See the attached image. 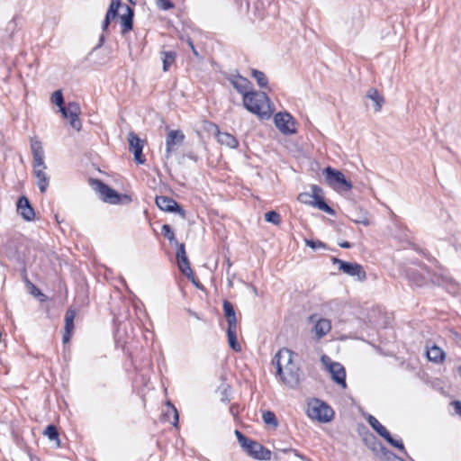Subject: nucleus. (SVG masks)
Returning <instances> with one entry per match:
<instances>
[{
    "label": "nucleus",
    "mask_w": 461,
    "mask_h": 461,
    "mask_svg": "<svg viewBox=\"0 0 461 461\" xmlns=\"http://www.w3.org/2000/svg\"><path fill=\"white\" fill-rule=\"evenodd\" d=\"M186 42H187L188 46L190 47V49H191V50H192L193 54H194V56H196V57H199V53H198V51L196 50V49H195V47H194V42H193V41L191 40V38H189V37H188V38H187V40H186Z\"/></svg>",
    "instance_id": "nucleus-50"
},
{
    "label": "nucleus",
    "mask_w": 461,
    "mask_h": 461,
    "mask_svg": "<svg viewBox=\"0 0 461 461\" xmlns=\"http://www.w3.org/2000/svg\"><path fill=\"white\" fill-rule=\"evenodd\" d=\"M420 254L423 255L428 260H432L434 259L428 252H425L423 250H420L419 249H415Z\"/></svg>",
    "instance_id": "nucleus-56"
},
{
    "label": "nucleus",
    "mask_w": 461,
    "mask_h": 461,
    "mask_svg": "<svg viewBox=\"0 0 461 461\" xmlns=\"http://www.w3.org/2000/svg\"><path fill=\"white\" fill-rule=\"evenodd\" d=\"M262 419L267 425H272L274 428H276L278 426V421L276 417V414L272 411H263Z\"/></svg>",
    "instance_id": "nucleus-39"
},
{
    "label": "nucleus",
    "mask_w": 461,
    "mask_h": 461,
    "mask_svg": "<svg viewBox=\"0 0 461 461\" xmlns=\"http://www.w3.org/2000/svg\"><path fill=\"white\" fill-rule=\"evenodd\" d=\"M31 149L33 158L32 167H41L43 168H47V166L44 162V150L42 148L41 141L37 138L32 139Z\"/></svg>",
    "instance_id": "nucleus-17"
},
{
    "label": "nucleus",
    "mask_w": 461,
    "mask_h": 461,
    "mask_svg": "<svg viewBox=\"0 0 461 461\" xmlns=\"http://www.w3.org/2000/svg\"><path fill=\"white\" fill-rule=\"evenodd\" d=\"M126 13L121 15V33L126 34L133 28L134 10L129 5H125Z\"/></svg>",
    "instance_id": "nucleus-25"
},
{
    "label": "nucleus",
    "mask_w": 461,
    "mask_h": 461,
    "mask_svg": "<svg viewBox=\"0 0 461 461\" xmlns=\"http://www.w3.org/2000/svg\"><path fill=\"white\" fill-rule=\"evenodd\" d=\"M28 246V239L22 234H17L7 240L4 246L5 253L9 259L22 263L26 257L23 248L27 249Z\"/></svg>",
    "instance_id": "nucleus-3"
},
{
    "label": "nucleus",
    "mask_w": 461,
    "mask_h": 461,
    "mask_svg": "<svg viewBox=\"0 0 461 461\" xmlns=\"http://www.w3.org/2000/svg\"><path fill=\"white\" fill-rule=\"evenodd\" d=\"M420 269L407 267L403 270L404 277L412 287H422L428 285L436 275H431L429 268L424 263H418Z\"/></svg>",
    "instance_id": "nucleus-4"
},
{
    "label": "nucleus",
    "mask_w": 461,
    "mask_h": 461,
    "mask_svg": "<svg viewBox=\"0 0 461 461\" xmlns=\"http://www.w3.org/2000/svg\"><path fill=\"white\" fill-rule=\"evenodd\" d=\"M227 337L230 348L235 351H241V346L237 339V326L227 327Z\"/></svg>",
    "instance_id": "nucleus-31"
},
{
    "label": "nucleus",
    "mask_w": 461,
    "mask_h": 461,
    "mask_svg": "<svg viewBox=\"0 0 461 461\" xmlns=\"http://www.w3.org/2000/svg\"><path fill=\"white\" fill-rule=\"evenodd\" d=\"M325 181L336 192H348L352 189V183L348 180L345 175L330 166L323 170Z\"/></svg>",
    "instance_id": "nucleus-6"
},
{
    "label": "nucleus",
    "mask_w": 461,
    "mask_h": 461,
    "mask_svg": "<svg viewBox=\"0 0 461 461\" xmlns=\"http://www.w3.org/2000/svg\"><path fill=\"white\" fill-rule=\"evenodd\" d=\"M294 352L284 348L275 355L272 364L276 366V375L289 387L294 388L299 384V367L293 362Z\"/></svg>",
    "instance_id": "nucleus-1"
},
{
    "label": "nucleus",
    "mask_w": 461,
    "mask_h": 461,
    "mask_svg": "<svg viewBox=\"0 0 461 461\" xmlns=\"http://www.w3.org/2000/svg\"><path fill=\"white\" fill-rule=\"evenodd\" d=\"M331 330V323L330 321L325 318H321L317 320L314 327L313 331L315 334V337L320 339L322 337H324L326 334H328Z\"/></svg>",
    "instance_id": "nucleus-26"
},
{
    "label": "nucleus",
    "mask_w": 461,
    "mask_h": 461,
    "mask_svg": "<svg viewBox=\"0 0 461 461\" xmlns=\"http://www.w3.org/2000/svg\"><path fill=\"white\" fill-rule=\"evenodd\" d=\"M222 308L228 327L237 326V318L233 304L228 300H224Z\"/></svg>",
    "instance_id": "nucleus-28"
},
{
    "label": "nucleus",
    "mask_w": 461,
    "mask_h": 461,
    "mask_svg": "<svg viewBox=\"0 0 461 461\" xmlns=\"http://www.w3.org/2000/svg\"><path fill=\"white\" fill-rule=\"evenodd\" d=\"M265 221L275 225H279L281 223V216L276 211H269L265 213Z\"/></svg>",
    "instance_id": "nucleus-41"
},
{
    "label": "nucleus",
    "mask_w": 461,
    "mask_h": 461,
    "mask_svg": "<svg viewBox=\"0 0 461 461\" xmlns=\"http://www.w3.org/2000/svg\"><path fill=\"white\" fill-rule=\"evenodd\" d=\"M304 242H305L306 246L310 247L313 250H316V249H326L328 248L326 243H324V242H322V241H321L319 240L305 239Z\"/></svg>",
    "instance_id": "nucleus-43"
},
{
    "label": "nucleus",
    "mask_w": 461,
    "mask_h": 461,
    "mask_svg": "<svg viewBox=\"0 0 461 461\" xmlns=\"http://www.w3.org/2000/svg\"><path fill=\"white\" fill-rule=\"evenodd\" d=\"M379 458L382 461H404L402 457L398 456L396 454L388 450L387 448L380 455Z\"/></svg>",
    "instance_id": "nucleus-42"
},
{
    "label": "nucleus",
    "mask_w": 461,
    "mask_h": 461,
    "mask_svg": "<svg viewBox=\"0 0 461 461\" xmlns=\"http://www.w3.org/2000/svg\"><path fill=\"white\" fill-rule=\"evenodd\" d=\"M229 80L237 92L242 95V98H244L245 95L252 91V83L239 74L232 75Z\"/></svg>",
    "instance_id": "nucleus-19"
},
{
    "label": "nucleus",
    "mask_w": 461,
    "mask_h": 461,
    "mask_svg": "<svg viewBox=\"0 0 461 461\" xmlns=\"http://www.w3.org/2000/svg\"><path fill=\"white\" fill-rule=\"evenodd\" d=\"M71 332L72 331H67L65 330L63 336H62V341L63 343H67L68 341H69L70 339V337H71Z\"/></svg>",
    "instance_id": "nucleus-54"
},
{
    "label": "nucleus",
    "mask_w": 461,
    "mask_h": 461,
    "mask_svg": "<svg viewBox=\"0 0 461 461\" xmlns=\"http://www.w3.org/2000/svg\"><path fill=\"white\" fill-rule=\"evenodd\" d=\"M176 264H177V267H178V269L179 271L184 274L185 272H190V270L192 269L191 268V266H190V261L188 259V257L186 255V251H185V246L184 243H178L176 245Z\"/></svg>",
    "instance_id": "nucleus-22"
},
{
    "label": "nucleus",
    "mask_w": 461,
    "mask_h": 461,
    "mask_svg": "<svg viewBox=\"0 0 461 461\" xmlns=\"http://www.w3.org/2000/svg\"><path fill=\"white\" fill-rule=\"evenodd\" d=\"M17 212L26 221H31L35 217L34 209L32 208L29 199L23 195L17 201Z\"/></svg>",
    "instance_id": "nucleus-20"
},
{
    "label": "nucleus",
    "mask_w": 461,
    "mask_h": 461,
    "mask_svg": "<svg viewBox=\"0 0 461 461\" xmlns=\"http://www.w3.org/2000/svg\"><path fill=\"white\" fill-rule=\"evenodd\" d=\"M312 197H313L312 192H311V193L303 192V193L299 194L297 199L300 203L310 205L311 202L312 200Z\"/></svg>",
    "instance_id": "nucleus-44"
},
{
    "label": "nucleus",
    "mask_w": 461,
    "mask_h": 461,
    "mask_svg": "<svg viewBox=\"0 0 461 461\" xmlns=\"http://www.w3.org/2000/svg\"><path fill=\"white\" fill-rule=\"evenodd\" d=\"M328 369L331 374V379L339 385L346 388V370L344 366L339 362H331Z\"/></svg>",
    "instance_id": "nucleus-21"
},
{
    "label": "nucleus",
    "mask_w": 461,
    "mask_h": 461,
    "mask_svg": "<svg viewBox=\"0 0 461 461\" xmlns=\"http://www.w3.org/2000/svg\"><path fill=\"white\" fill-rule=\"evenodd\" d=\"M131 201V196H129L127 194H122V203H130Z\"/></svg>",
    "instance_id": "nucleus-58"
},
{
    "label": "nucleus",
    "mask_w": 461,
    "mask_h": 461,
    "mask_svg": "<svg viewBox=\"0 0 461 461\" xmlns=\"http://www.w3.org/2000/svg\"><path fill=\"white\" fill-rule=\"evenodd\" d=\"M311 191L313 193V197L310 205L318 208L330 215H335V210L326 203L323 197L322 188L317 185H312Z\"/></svg>",
    "instance_id": "nucleus-15"
},
{
    "label": "nucleus",
    "mask_w": 461,
    "mask_h": 461,
    "mask_svg": "<svg viewBox=\"0 0 461 461\" xmlns=\"http://www.w3.org/2000/svg\"><path fill=\"white\" fill-rule=\"evenodd\" d=\"M235 435L237 437L238 442L240 443L242 449L247 452V450L249 448L250 445H252L253 439L246 437L242 432L236 429Z\"/></svg>",
    "instance_id": "nucleus-37"
},
{
    "label": "nucleus",
    "mask_w": 461,
    "mask_h": 461,
    "mask_svg": "<svg viewBox=\"0 0 461 461\" xmlns=\"http://www.w3.org/2000/svg\"><path fill=\"white\" fill-rule=\"evenodd\" d=\"M93 188L98 192L105 203L118 204L122 203V194L99 179H90Z\"/></svg>",
    "instance_id": "nucleus-8"
},
{
    "label": "nucleus",
    "mask_w": 461,
    "mask_h": 461,
    "mask_svg": "<svg viewBox=\"0 0 461 461\" xmlns=\"http://www.w3.org/2000/svg\"><path fill=\"white\" fill-rule=\"evenodd\" d=\"M157 6L163 11L174 8L175 5L170 0H156Z\"/></svg>",
    "instance_id": "nucleus-45"
},
{
    "label": "nucleus",
    "mask_w": 461,
    "mask_h": 461,
    "mask_svg": "<svg viewBox=\"0 0 461 461\" xmlns=\"http://www.w3.org/2000/svg\"><path fill=\"white\" fill-rule=\"evenodd\" d=\"M291 451H293V452H294V454L296 456H298V457H300V458H302V459L303 458V455H301V454H300L296 449H291Z\"/></svg>",
    "instance_id": "nucleus-61"
},
{
    "label": "nucleus",
    "mask_w": 461,
    "mask_h": 461,
    "mask_svg": "<svg viewBox=\"0 0 461 461\" xmlns=\"http://www.w3.org/2000/svg\"><path fill=\"white\" fill-rule=\"evenodd\" d=\"M157 206L167 212H176L181 216V218H186V212L183 207L173 198L164 195L156 196Z\"/></svg>",
    "instance_id": "nucleus-12"
},
{
    "label": "nucleus",
    "mask_w": 461,
    "mask_h": 461,
    "mask_svg": "<svg viewBox=\"0 0 461 461\" xmlns=\"http://www.w3.org/2000/svg\"><path fill=\"white\" fill-rule=\"evenodd\" d=\"M276 127L285 135H292L297 132L295 121L287 112H279L274 116Z\"/></svg>",
    "instance_id": "nucleus-10"
},
{
    "label": "nucleus",
    "mask_w": 461,
    "mask_h": 461,
    "mask_svg": "<svg viewBox=\"0 0 461 461\" xmlns=\"http://www.w3.org/2000/svg\"><path fill=\"white\" fill-rule=\"evenodd\" d=\"M366 420L368 424L371 426V428L381 437L383 438L388 444L391 446L396 447L403 454L407 455L406 449L404 447L403 443L402 440L394 439L391 433L384 427L379 420L374 417L373 415L369 414L366 418Z\"/></svg>",
    "instance_id": "nucleus-7"
},
{
    "label": "nucleus",
    "mask_w": 461,
    "mask_h": 461,
    "mask_svg": "<svg viewBox=\"0 0 461 461\" xmlns=\"http://www.w3.org/2000/svg\"><path fill=\"white\" fill-rule=\"evenodd\" d=\"M230 412L235 416L238 413V406L236 404H231L230 406Z\"/></svg>",
    "instance_id": "nucleus-57"
},
{
    "label": "nucleus",
    "mask_w": 461,
    "mask_h": 461,
    "mask_svg": "<svg viewBox=\"0 0 461 461\" xmlns=\"http://www.w3.org/2000/svg\"><path fill=\"white\" fill-rule=\"evenodd\" d=\"M307 415L321 422H330L334 416V411L325 402L313 398L308 402Z\"/></svg>",
    "instance_id": "nucleus-5"
},
{
    "label": "nucleus",
    "mask_w": 461,
    "mask_h": 461,
    "mask_svg": "<svg viewBox=\"0 0 461 461\" xmlns=\"http://www.w3.org/2000/svg\"><path fill=\"white\" fill-rule=\"evenodd\" d=\"M118 15V12L113 9H109L106 12L105 17L109 20H113Z\"/></svg>",
    "instance_id": "nucleus-49"
},
{
    "label": "nucleus",
    "mask_w": 461,
    "mask_h": 461,
    "mask_svg": "<svg viewBox=\"0 0 461 461\" xmlns=\"http://www.w3.org/2000/svg\"><path fill=\"white\" fill-rule=\"evenodd\" d=\"M366 444L369 448L375 453L376 456H380L386 448L382 442H380L374 435L370 434L369 437L364 438Z\"/></svg>",
    "instance_id": "nucleus-30"
},
{
    "label": "nucleus",
    "mask_w": 461,
    "mask_h": 461,
    "mask_svg": "<svg viewBox=\"0 0 461 461\" xmlns=\"http://www.w3.org/2000/svg\"><path fill=\"white\" fill-rule=\"evenodd\" d=\"M62 116L69 120L70 126L79 131L82 124L79 120L80 106L77 102H69L67 105L59 110Z\"/></svg>",
    "instance_id": "nucleus-11"
},
{
    "label": "nucleus",
    "mask_w": 461,
    "mask_h": 461,
    "mask_svg": "<svg viewBox=\"0 0 461 461\" xmlns=\"http://www.w3.org/2000/svg\"><path fill=\"white\" fill-rule=\"evenodd\" d=\"M167 406L172 410V412L174 414L173 426L177 427L178 419H179L177 410L170 402H167Z\"/></svg>",
    "instance_id": "nucleus-48"
},
{
    "label": "nucleus",
    "mask_w": 461,
    "mask_h": 461,
    "mask_svg": "<svg viewBox=\"0 0 461 461\" xmlns=\"http://www.w3.org/2000/svg\"><path fill=\"white\" fill-rule=\"evenodd\" d=\"M331 262L338 265L339 270L347 274L349 276H356L358 281L366 279V274L363 267L356 262H348L338 258H331Z\"/></svg>",
    "instance_id": "nucleus-9"
},
{
    "label": "nucleus",
    "mask_w": 461,
    "mask_h": 461,
    "mask_svg": "<svg viewBox=\"0 0 461 461\" xmlns=\"http://www.w3.org/2000/svg\"><path fill=\"white\" fill-rule=\"evenodd\" d=\"M311 191L313 193V197L310 205L318 208L330 215H335V210L326 203L323 197L322 188L317 185H312Z\"/></svg>",
    "instance_id": "nucleus-14"
},
{
    "label": "nucleus",
    "mask_w": 461,
    "mask_h": 461,
    "mask_svg": "<svg viewBox=\"0 0 461 461\" xmlns=\"http://www.w3.org/2000/svg\"><path fill=\"white\" fill-rule=\"evenodd\" d=\"M453 406H454V410L456 411V413L461 415V402L460 401H454L452 402Z\"/></svg>",
    "instance_id": "nucleus-52"
},
{
    "label": "nucleus",
    "mask_w": 461,
    "mask_h": 461,
    "mask_svg": "<svg viewBox=\"0 0 461 461\" xmlns=\"http://www.w3.org/2000/svg\"><path fill=\"white\" fill-rule=\"evenodd\" d=\"M246 453L257 460L267 461L271 459V451L256 440H253Z\"/></svg>",
    "instance_id": "nucleus-18"
},
{
    "label": "nucleus",
    "mask_w": 461,
    "mask_h": 461,
    "mask_svg": "<svg viewBox=\"0 0 461 461\" xmlns=\"http://www.w3.org/2000/svg\"><path fill=\"white\" fill-rule=\"evenodd\" d=\"M188 312H189V313H190L191 315H193V316H194V317L198 318L197 314H196L194 312H193V311H191V310H189Z\"/></svg>",
    "instance_id": "nucleus-63"
},
{
    "label": "nucleus",
    "mask_w": 461,
    "mask_h": 461,
    "mask_svg": "<svg viewBox=\"0 0 461 461\" xmlns=\"http://www.w3.org/2000/svg\"><path fill=\"white\" fill-rule=\"evenodd\" d=\"M43 434L45 436H47L49 438L50 440L51 441H56L57 442V445L59 446L60 441H59V430L57 429V427L53 424H50L46 427V429H44V432Z\"/></svg>",
    "instance_id": "nucleus-35"
},
{
    "label": "nucleus",
    "mask_w": 461,
    "mask_h": 461,
    "mask_svg": "<svg viewBox=\"0 0 461 461\" xmlns=\"http://www.w3.org/2000/svg\"><path fill=\"white\" fill-rule=\"evenodd\" d=\"M51 102L59 106V110L65 106L62 90H56L51 95Z\"/></svg>",
    "instance_id": "nucleus-40"
},
{
    "label": "nucleus",
    "mask_w": 461,
    "mask_h": 461,
    "mask_svg": "<svg viewBox=\"0 0 461 461\" xmlns=\"http://www.w3.org/2000/svg\"><path fill=\"white\" fill-rule=\"evenodd\" d=\"M457 371H458V374H459V375H460V376H461V366H458Z\"/></svg>",
    "instance_id": "nucleus-64"
},
{
    "label": "nucleus",
    "mask_w": 461,
    "mask_h": 461,
    "mask_svg": "<svg viewBox=\"0 0 461 461\" xmlns=\"http://www.w3.org/2000/svg\"><path fill=\"white\" fill-rule=\"evenodd\" d=\"M161 234L168 240V241L170 242L171 245H176L178 244L179 242L177 241V240L176 239V236H175V232L174 230H172L171 226L168 225V224H164L162 225V228H161Z\"/></svg>",
    "instance_id": "nucleus-36"
},
{
    "label": "nucleus",
    "mask_w": 461,
    "mask_h": 461,
    "mask_svg": "<svg viewBox=\"0 0 461 461\" xmlns=\"http://www.w3.org/2000/svg\"><path fill=\"white\" fill-rule=\"evenodd\" d=\"M110 23H111V20H109L108 18L104 17V20L102 23V30H103V32H107L108 31V27H109Z\"/></svg>",
    "instance_id": "nucleus-53"
},
{
    "label": "nucleus",
    "mask_w": 461,
    "mask_h": 461,
    "mask_svg": "<svg viewBox=\"0 0 461 461\" xmlns=\"http://www.w3.org/2000/svg\"><path fill=\"white\" fill-rule=\"evenodd\" d=\"M104 41H105V37L104 34H102L99 37V41H98V44H97L96 48H100L104 44Z\"/></svg>",
    "instance_id": "nucleus-59"
},
{
    "label": "nucleus",
    "mask_w": 461,
    "mask_h": 461,
    "mask_svg": "<svg viewBox=\"0 0 461 461\" xmlns=\"http://www.w3.org/2000/svg\"><path fill=\"white\" fill-rule=\"evenodd\" d=\"M251 77L253 78H255V80L257 81V84L258 86L260 87V88H268V79L266 76V74L260 70H258V69H251Z\"/></svg>",
    "instance_id": "nucleus-34"
},
{
    "label": "nucleus",
    "mask_w": 461,
    "mask_h": 461,
    "mask_svg": "<svg viewBox=\"0 0 461 461\" xmlns=\"http://www.w3.org/2000/svg\"><path fill=\"white\" fill-rule=\"evenodd\" d=\"M326 359L329 360V357L327 356L324 355V356L321 357V361L323 363H326Z\"/></svg>",
    "instance_id": "nucleus-62"
},
{
    "label": "nucleus",
    "mask_w": 461,
    "mask_h": 461,
    "mask_svg": "<svg viewBox=\"0 0 461 461\" xmlns=\"http://www.w3.org/2000/svg\"><path fill=\"white\" fill-rule=\"evenodd\" d=\"M176 59V51H173V50H168V51H164L163 50V51H161V59H162V63H163V70L165 72L168 71V69L170 68L172 64L175 63Z\"/></svg>",
    "instance_id": "nucleus-33"
},
{
    "label": "nucleus",
    "mask_w": 461,
    "mask_h": 461,
    "mask_svg": "<svg viewBox=\"0 0 461 461\" xmlns=\"http://www.w3.org/2000/svg\"><path fill=\"white\" fill-rule=\"evenodd\" d=\"M185 140V134L180 130L169 131L166 138V158H169L175 147L182 144Z\"/></svg>",
    "instance_id": "nucleus-16"
},
{
    "label": "nucleus",
    "mask_w": 461,
    "mask_h": 461,
    "mask_svg": "<svg viewBox=\"0 0 461 461\" xmlns=\"http://www.w3.org/2000/svg\"><path fill=\"white\" fill-rule=\"evenodd\" d=\"M352 221L357 224H363L364 226H369L370 221L367 216V212H361L360 215H358L357 218L352 219Z\"/></svg>",
    "instance_id": "nucleus-46"
},
{
    "label": "nucleus",
    "mask_w": 461,
    "mask_h": 461,
    "mask_svg": "<svg viewBox=\"0 0 461 461\" xmlns=\"http://www.w3.org/2000/svg\"><path fill=\"white\" fill-rule=\"evenodd\" d=\"M129 150L134 156V161L137 164H144L146 158L142 153L144 140H142L135 132L131 131L128 134Z\"/></svg>",
    "instance_id": "nucleus-13"
},
{
    "label": "nucleus",
    "mask_w": 461,
    "mask_h": 461,
    "mask_svg": "<svg viewBox=\"0 0 461 461\" xmlns=\"http://www.w3.org/2000/svg\"><path fill=\"white\" fill-rule=\"evenodd\" d=\"M32 174L36 178V184L41 193H45L50 184V177L45 173V169L41 167H32Z\"/></svg>",
    "instance_id": "nucleus-24"
},
{
    "label": "nucleus",
    "mask_w": 461,
    "mask_h": 461,
    "mask_svg": "<svg viewBox=\"0 0 461 461\" xmlns=\"http://www.w3.org/2000/svg\"><path fill=\"white\" fill-rule=\"evenodd\" d=\"M76 311L73 310V309H68L67 312H66V314H65V330L67 331H72L73 329H74V320H75V317H76Z\"/></svg>",
    "instance_id": "nucleus-38"
},
{
    "label": "nucleus",
    "mask_w": 461,
    "mask_h": 461,
    "mask_svg": "<svg viewBox=\"0 0 461 461\" xmlns=\"http://www.w3.org/2000/svg\"><path fill=\"white\" fill-rule=\"evenodd\" d=\"M120 6H121V0H111L109 9H113L118 12V9Z\"/></svg>",
    "instance_id": "nucleus-51"
},
{
    "label": "nucleus",
    "mask_w": 461,
    "mask_h": 461,
    "mask_svg": "<svg viewBox=\"0 0 461 461\" xmlns=\"http://www.w3.org/2000/svg\"><path fill=\"white\" fill-rule=\"evenodd\" d=\"M217 130V138L218 141L222 144L226 145L229 148L235 149L239 146L238 140L230 133L228 132H220L218 126H215Z\"/></svg>",
    "instance_id": "nucleus-29"
},
{
    "label": "nucleus",
    "mask_w": 461,
    "mask_h": 461,
    "mask_svg": "<svg viewBox=\"0 0 461 461\" xmlns=\"http://www.w3.org/2000/svg\"><path fill=\"white\" fill-rule=\"evenodd\" d=\"M339 246L343 249H350L352 247V244L348 241H341L339 242Z\"/></svg>",
    "instance_id": "nucleus-55"
},
{
    "label": "nucleus",
    "mask_w": 461,
    "mask_h": 461,
    "mask_svg": "<svg viewBox=\"0 0 461 461\" xmlns=\"http://www.w3.org/2000/svg\"><path fill=\"white\" fill-rule=\"evenodd\" d=\"M186 157H187L188 158L192 159V160H194V161H196V160H197V158H197V156H196V155H194V153H192V152H191V153H189V154H186Z\"/></svg>",
    "instance_id": "nucleus-60"
},
{
    "label": "nucleus",
    "mask_w": 461,
    "mask_h": 461,
    "mask_svg": "<svg viewBox=\"0 0 461 461\" xmlns=\"http://www.w3.org/2000/svg\"><path fill=\"white\" fill-rule=\"evenodd\" d=\"M366 97L372 100L374 102V110L375 112H380L382 106L384 103V96L378 92V90L375 87H370L366 94Z\"/></svg>",
    "instance_id": "nucleus-27"
},
{
    "label": "nucleus",
    "mask_w": 461,
    "mask_h": 461,
    "mask_svg": "<svg viewBox=\"0 0 461 461\" xmlns=\"http://www.w3.org/2000/svg\"><path fill=\"white\" fill-rule=\"evenodd\" d=\"M431 283L444 286L451 294H456L459 292L458 283L451 277L435 276V279L431 278Z\"/></svg>",
    "instance_id": "nucleus-23"
},
{
    "label": "nucleus",
    "mask_w": 461,
    "mask_h": 461,
    "mask_svg": "<svg viewBox=\"0 0 461 461\" xmlns=\"http://www.w3.org/2000/svg\"><path fill=\"white\" fill-rule=\"evenodd\" d=\"M243 106L260 119H268L272 114L271 101L265 91L252 90L242 98Z\"/></svg>",
    "instance_id": "nucleus-2"
},
{
    "label": "nucleus",
    "mask_w": 461,
    "mask_h": 461,
    "mask_svg": "<svg viewBox=\"0 0 461 461\" xmlns=\"http://www.w3.org/2000/svg\"><path fill=\"white\" fill-rule=\"evenodd\" d=\"M183 275L185 276L194 286H196L197 288H202L201 283L195 278L192 269L190 270V272L187 271Z\"/></svg>",
    "instance_id": "nucleus-47"
},
{
    "label": "nucleus",
    "mask_w": 461,
    "mask_h": 461,
    "mask_svg": "<svg viewBox=\"0 0 461 461\" xmlns=\"http://www.w3.org/2000/svg\"><path fill=\"white\" fill-rule=\"evenodd\" d=\"M445 352L439 347L434 345L427 350V357L429 361L434 363H440L445 358Z\"/></svg>",
    "instance_id": "nucleus-32"
}]
</instances>
